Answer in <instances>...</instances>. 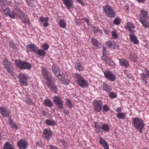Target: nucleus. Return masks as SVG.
Segmentation results:
<instances>
[{"label": "nucleus", "instance_id": "nucleus-57", "mask_svg": "<svg viewBox=\"0 0 149 149\" xmlns=\"http://www.w3.org/2000/svg\"><path fill=\"white\" fill-rule=\"evenodd\" d=\"M116 111L117 112H120L121 111V109L119 107L117 108L116 110Z\"/></svg>", "mask_w": 149, "mask_h": 149}, {"label": "nucleus", "instance_id": "nucleus-15", "mask_svg": "<svg viewBox=\"0 0 149 149\" xmlns=\"http://www.w3.org/2000/svg\"><path fill=\"white\" fill-rule=\"evenodd\" d=\"M52 70L54 75L58 78L62 76V74H60L59 67L57 65H53L52 67Z\"/></svg>", "mask_w": 149, "mask_h": 149}, {"label": "nucleus", "instance_id": "nucleus-61", "mask_svg": "<svg viewBox=\"0 0 149 149\" xmlns=\"http://www.w3.org/2000/svg\"><path fill=\"white\" fill-rule=\"evenodd\" d=\"M100 142L101 145H102V138L101 137H100Z\"/></svg>", "mask_w": 149, "mask_h": 149}, {"label": "nucleus", "instance_id": "nucleus-14", "mask_svg": "<svg viewBox=\"0 0 149 149\" xmlns=\"http://www.w3.org/2000/svg\"><path fill=\"white\" fill-rule=\"evenodd\" d=\"M128 29H129L130 31V37L131 40L133 42L134 44H138L139 42V40L137 39L135 35L134 34V31L131 30L130 27H128Z\"/></svg>", "mask_w": 149, "mask_h": 149}, {"label": "nucleus", "instance_id": "nucleus-10", "mask_svg": "<svg viewBox=\"0 0 149 149\" xmlns=\"http://www.w3.org/2000/svg\"><path fill=\"white\" fill-rule=\"evenodd\" d=\"M17 144L19 148L25 149L27 148L28 146V142L25 139H21L17 142Z\"/></svg>", "mask_w": 149, "mask_h": 149}, {"label": "nucleus", "instance_id": "nucleus-23", "mask_svg": "<svg viewBox=\"0 0 149 149\" xmlns=\"http://www.w3.org/2000/svg\"><path fill=\"white\" fill-rule=\"evenodd\" d=\"M62 1L68 9H70L72 7L73 5L72 0H62Z\"/></svg>", "mask_w": 149, "mask_h": 149}, {"label": "nucleus", "instance_id": "nucleus-36", "mask_svg": "<svg viewBox=\"0 0 149 149\" xmlns=\"http://www.w3.org/2000/svg\"><path fill=\"white\" fill-rule=\"evenodd\" d=\"M2 14L7 16L10 11V9L8 8H6L5 9H2Z\"/></svg>", "mask_w": 149, "mask_h": 149}, {"label": "nucleus", "instance_id": "nucleus-50", "mask_svg": "<svg viewBox=\"0 0 149 149\" xmlns=\"http://www.w3.org/2000/svg\"><path fill=\"white\" fill-rule=\"evenodd\" d=\"M105 43L109 48H110L112 45V43L110 41H107L105 42Z\"/></svg>", "mask_w": 149, "mask_h": 149}, {"label": "nucleus", "instance_id": "nucleus-51", "mask_svg": "<svg viewBox=\"0 0 149 149\" xmlns=\"http://www.w3.org/2000/svg\"><path fill=\"white\" fill-rule=\"evenodd\" d=\"M60 142L62 143L65 146H67L68 144L66 141L64 140H61Z\"/></svg>", "mask_w": 149, "mask_h": 149}, {"label": "nucleus", "instance_id": "nucleus-2", "mask_svg": "<svg viewBox=\"0 0 149 149\" xmlns=\"http://www.w3.org/2000/svg\"><path fill=\"white\" fill-rule=\"evenodd\" d=\"M140 16L139 21L144 27L148 28L149 27V16L147 12L144 10H142Z\"/></svg>", "mask_w": 149, "mask_h": 149}, {"label": "nucleus", "instance_id": "nucleus-35", "mask_svg": "<svg viewBox=\"0 0 149 149\" xmlns=\"http://www.w3.org/2000/svg\"><path fill=\"white\" fill-rule=\"evenodd\" d=\"M58 24L59 26L61 28H65L66 27V23L63 19H61L59 20Z\"/></svg>", "mask_w": 149, "mask_h": 149}, {"label": "nucleus", "instance_id": "nucleus-63", "mask_svg": "<svg viewBox=\"0 0 149 149\" xmlns=\"http://www.w3.org/2000/svg\"><path fill=\"white\" fill-rule=\"evenodd\" d=\"M143 149H148L147 147H145Z\"/></svg>", "mask_w": 149, "mask_h": 149}, {"label": "nucleus", "instance_id": "nucleus-38", "mask_svg": "<svg viewBox=\"0 0 149 149\" xmlns=\"http://www.w3.org/2000/svg\"><path fill=\"white\" fill-rule=\"evenodd\" d=\"M109 86L104 83H103V89L107 92H109L110 91L109 88Z\"/></svg>", "mask_w": 149, "mask_h": 149}, {"label": "nucleus", "instance_id": "nucleus-21", "mask_svg": "<svg viewBox=\"0 0 149 149\" xmlns=\"http://www.w3.org/2000/svg\"><path fill=\"white\" fill-rule=\"evenodd\" d=\"M75 69L78 70L79 72H82L84 70V68L79 62H75L74 63Z\"/></svg>", "mask_w": 149, "mask_h": 149}, {"label": "nucleus", "instance_id": "nucleus-3", "mask_svg": "<svg viewBox=\"0 0 149 149\" xmlns=\"http://www.w3.org/2000/svg\"><path fill=\"white\" fill-rule=\"evenodd\" d=\"M73 74L74 78L77 79V83L79 86L84 88L88 86V82L84 79L81 74L74 73Z\"/></svg>", "mask_w": 149, "mask_h": 149}, {"label": "nucleus", "instance_id": "nucleus-16", "mask_svg": "<svg viewBox=\"0 0 149 149\" xmlns=\"http://www.w3.org/2000/svg\"><path fill=\"white\" fill-rule=\"evenodd\" d=\"M26 49L28 52H31V51L35 53H36L37 50L38 49V47L34 44L30 43L29 45H27L26 46Z\"/></svg>", "mask_w": 149, "mask_h": 149}, {"label": "nucleus", "instance_id": "nucleus-13", "mask_svg": "<svg viewBox=\"0 0 149 149\" xmlns=\"http://www.w3.org/2000/svg\"><path fill=\"white\" fill-rule=\"evenodd\" d=\"M52 132L47 128L45 129L43 132L42 136L49 140L52 137Z\"/></svg>", "mask_w": 149, "mask_h": 149}, {"label": "nucleus", "instance_id": "nucleus-34", "mask_svg": "<svg viewBox=\"0 0 149 149\" xmlns=\"http://www.w3.org/2000/svg\"><path fill=\"white\" fill-rule=\"evenodd\" d=\"M65 105L67 106V107L69 109H72L73 107V105L72 104L70 100L68 99L66 102Z\"/></svg>", "mask_w": 149, "mask_h": 149}, {"label": "nucleus", "instance_id": "nucleus-4", "mask_svg": "<svg viewBox=\"0 0 149 149\" xmlns=\"http://www.w3.org/2000/svg\"><path fill=\"white\" fill-rule=\"evenodd\" d=\"M15 63L16 66L21 70H29L32 67L30 63L21 60H15Z\"/></svg>", "mask_w": 149, "mask_h": 149}, {"label": "nucleus", "instance_id": "nucleus-31", "mask_svg": "<svg viewBox=\"0 0 149 149\" xmlns=\"http://www.w3.org/2000/svg\"><path fill=\"white\" fill-rule=\"evenodd\" d=\"M3 149H14L13 145L8 142L4 144Z\"/></svg>", "mask_w": 149, "mask_h": 149}, {"label": "nucleus", "instance_id": "nucleus-39", "mask_svg": "<svg viewBox=\"0 0 149 149\" xmlns=\"http://www.w3.org/2000/svg\"><path fill=\"white\" fill-rule=\"evenodd\" d=\"M22 22L24 23L25 24H28L29 25L30 24V21L29 19L27 17H25L23 18L22 20Z\"/></svg>", "mask_w": 149, "mask_h": 149}, {"label": "nucleus", "instance_id": "nucleus-46", "mask_svg": "<svg viewBox=\"0 0 149 149\" xmlns=\"http://www.w3.org/2000/svg\"><path fill=\"white\" fill-rule=\"evenodd\" d=\"M9 16L11 18L14 19L15 18V15L13 11H11L10 10L7 16Z\"/></svg>", "mask_w": 149, "mask_h": 149}, {"label": "nucleus", "instance_id": "nucleus-22", "mask_svg": "<svg viewBox=\"0 0 149 149\" xmlns=\"http://www.w3.org/2000/svg\"><path fill=\"white\" fill-rule=\"evenodd\" d=\"M119 63L120 65L127 68L130 66V65L127 61L125 59H120L119 60Z\"/></svg>", "mask_w": 149, "mask_h": 149}, {"label": "nucleus", "instance_id": "nucleus-53", "mask_svg": "<svg viewBox=\"0 0 149 149\" xmlns=\"http://www.w3.org/2000/svg\"><path fill=\"white\" fill-rule=\"evenodd\" d=\"M64 113L66 115L68 116L69 115V113L68 110L67 109L63 110Z\"/></svg>", "mask_w": 149, "mask_h": 149}, {"label": "nucleus", "instance_id": "nucleus-58", "mask_svg": "<svg viewBox=\"0 0 149 149\" xmlns=\"http://www.w3.org/2000/svg\"><path fill=\"white\" fill-rule=\"evenodd\" d=\"M140 3H144L145 2L146 0H136Z\"/></svg>", "mask_w": 149, "mask_h": 149}, {"label": "nucleus", "instance_id": "nucleus-12", "mask_svg": "<svg viewBox=\"0 0 149 149\" xmlns=\"http://www.w3.org/2000/svg\"><path fill=\"white\" fill-rule=\"evenodd\" d=\"M18 76L19 81L22 85L24 86L28 85L27 79L25 74L21 73Z\"/></svg>", "mask_w": 149, "mask_h": 149}, {"label": "nucleus", "instance_id": "nucleus-28", "mask_svg": "<svg viewBox=\"0 0 149 149\" xmlns=\"http://www.w3.org/2000/svg\"><path fill=\"white\" fill-rule=\"evenodd\" d=\"M62 77V78H61L62 83L66 85H68L70 84V80L66 78L65 75Z\"/></svg>", "mask_w": 149, "mask_h": 149}, {"label": "nucleus", "instance_id": "nucleus-18", "mask_svg": "<svg viewBox=\"0 0 149 149\" xmlns=\"http://www.w3.org/2000/svg\"><path fill=\"white\" fill-rule=\"evenodd\" d=\"M42 73L44 77L46 79L47 81L52 79V75L48 73L47 70L45 68H43L42 70Z\"/></svg>", "mask_w": 149, "mask_h": 149}, {"label": "nucleus", "instance_id": "nucleus-49", "mask_svg": "<svg viewBox=\"0 0 149 149\" xmlns=\"http://www.w3.org/2000/svg\"><path fill=\"white\" fill-rule=\"evenodd\" d=\"M47 147H49L50 149H59L56 146L52 145L47 146Z\"/></svg>", "mask_w": 149, "mask_h": 149}, {"label": "nucleus", "instance_id": "nucleus-20", "mask_svg": "<svg viewBox=\"0 0 149 149\" xmlns=\"http://www.w3.org/2000/svg\"><path fill=\"white\" fill-rule=\"evenodd\" d=\"M0 112L3 117H7L10 116V112L4 107H1L0 108Z\"/></svg>", "mask_w": 149, "mask_h": 149}, {"label": "nucleus", "instance_id": "nucleus-1", "mask_svg": "<svg viewBox=\"0 0 149 149\" xmlns=\"http://www.w3.org/2000/svg\"><path fill=\"white\" fill-rule=\"evenodd\" d=\"M132 123L133 127L138 130L140 133H142L143 130L145 128V126L144 123L142 119L137 117L133 118Z\"/></svg>", "mask_w": 149, "mask_h": 149}, {"label": "nucleus", "instance_id": "nucleus-27", "mask_svg": "<svg viewBox=\"0 0 149 149\" xmlns=\"http://www.w3.org/2000/svg\"><path fill=\"white\" fill-rule=\"evenodd\" d=\"M17 16H18L19 19H22L24 16V14L20 9H18L15 13Z\"/></svg>", "mask_w": 149, "mask_h": 149}, {"label": "nucleus", "instance_id": "nucleus-45", "mask_svg": "<svg viewBox=\"0 0 149 149\" xmlns=\"http://www.w3.org/2000/svg\"><path fill=\"white\" fill-rule=\"evenodd\" d=\"M42 47L44 50H47L49 48V45L47 43L43 44L42 45Z\"/></svg>", "mask_w": 149, "mask_h": 149}, {"label": "nucleus", "instance_id": "nucleus-33", "mask_svg": "<svg viewBox=\"0 0 149 149\" xmlns=\"http://www.w3.org/2000/svg\"><path fill=\"white\" fill-rule=\"evenodd\" d=\"M103 9L104 10V12L106 14H107L108 12L112 9L111 7L109 5H106L104 8H103Z\"/></svg>", "mask_w": 149, "mask_h": 149}, {"label": "nucleus", "instance_id": "nucleus-5", "mask_svg": "<svg viewBox=\"0 0 149 149\" xmlns=\"http://www.w3.org/2000/svg\"><path fill=\"white\" fill-rule=\"evenodd\" d=\"M106 49V48L103 46V60L108 65L110 66H114L115 64L114 62L108 58L109 54H107L106 52L105 51Z\"/></svg>", "mask_w": 149, "mask_h": 149}, {"label": "nucleus", "instance_id": "nucleus-44", "mask_svg": "<svg viewBox=\"0 0 149 149\" xmlns=\"http://www.w3.org/2000/svg\"><path fill=\"white\" fill-rule=\"evenodd\" d=\"M111 34L113 39H116L118 38V35L117 32L115 31H112Z\"/></svg>", "mask_w": 149, "mask_h": 149}, {"label": "nucleus", "instance_id": "nucleus-7", "mask_svg": "<svg viewBox=\"0 0 149 149\" xmlns=\"http://www.w3.org/2000/svg\"><path fill=\"white\" fill-rule=\"evenodd\" d=\"M104 77L110 81H113L116 79V77L111 71L109 70L104 72Z\"/></svg>", "mask_w": 149, "mask_h": 149}, {"label": "nucleus", "instance_id": "nucleus-55", "mask_svg": "<svg viewBox=\"0 0 149 149\" xmlns=\"http://www.w3.org/2000/svg\"><path fill=\"white\" fill-rule=\"evenodd\" d=\"M6 0H0V5L4 4L6 2Z\"/></svg>", "mask_w": 149, "mask_h": 149}, {"label": "nucleus", "instance_id": "nucleus-56", "mask_svg": "<svg viewBox=\"0 0 149 149\" xmlns=\"http://www.w3.org/2000/svg\"><path fill=\"white\" fill-rule=\"evenodd\" d=\"M130 27V28L131 29V27H132V28L133 29H134V28H135V27L134 26V25L133 24H131L130 25V26H128V27H127V30L130 33V30L129 29H128V27ZM131 30H132L131 29Z\"/></svg>", "mask_w": 149, "mask_h": 149}, {"label": "nucleus", "instance_id": "nucleus-24", "mask_svg": "<svg viewBox=\"0 0 149 149\" xmlns=\"http://www.w3.org/2000/svg\"><path fill=\"white\" fill-rule=\"evenodd\" d=\"M94 127L96 129V131L98 133H100L102 132V127H100L98 123H95Z\"/></svg>", "mask_w": 149, "mask_h": 149}, {"label": "nucleus", "instance_id": "nucleus-42", "mask_svg": "<svg viewBox=\"0 0 149 149\" xmlns=\"http://www.w3.org/2000/svg\"><path fill=\"white\" fill-rule=\"evenodd\" d=\"M110 98L111 99L115 98L117 97V94L113 92H110L109 93Z\"/></svg>", "mask_w": 149, "mask_h": 149}, {"label": "nucleus", "instance_id": "nucleus-41", "mask_svg": "<svg viewBox=\"0 0 149 149\" xmlns=\"http://www.w3.org/2000/svg\"><path fill=\"white\" fill-rule=\"evenodd\" d=\"M103 147L104 149H109L108 144L105 141V140L103 139Z\"/></svg>", "mask_w": 149, "mask_h": 149}, {"label": "nucleus", "instance_id": "nucleus-60", "mask_svg": "<svg viewBox=\"0 0 149 149\" xmlns=\"http://www.w3.org/2000/svg\"><path fill=\"white\" fill-rule=\"evenodd\" d=\"M9 124L11 126H12L13 124H14V123H13V120H10L9 121Z\"/></svg>", "mask_w": 149, "mask_h": 149}, {"label": "nucleus", "instance_id": "nucleus-54", "mask_svg": "<svg viewBox=\"0 0 149 149\" xmlns=\"http://www.w3.org/2000/svg\"><path fill=\"white\" fill-rule=\"evenodd\" d=\"M11 127L12 128H15L16 130H17L18 129V127L15 124H13Z\"/></svg>", "mask_w": 149, "mask_h": 149}, {"label": "nucleus", "instance_id": "nucleus-26", "mask_svg": "<svg viewBox=\"0 0 149 149\" xmlns=\"http://www.w3.org/2000/svg\"><path fill=\"white\" fill-rule=\"evenodd\" d=\"M46 106L51 107H52L53 105V104L52 102L49 99H45L43 103Z\"/></svg>", "mask_w": 149, "mask_h": 149}, {"label": "nucleus", "instance_id": "nucleus-19", "mask_svg": "<svg viewBox=\"0 0 149 149\" xmlns=\"http://www.w3.org/2000/svg\"><path fill=\"white\" fill-rule=\"evenodd\" d=\"M144 71L146 73H143L141 74V78L143 82H146L148 78L149 77V71L146 69H145Z\"/></svg>", "mask_w": 149, "mask_h": 149}, {"label": "nucleus", "instance_id": "nucleus-37", "mask_svg": "<svg viewBox=\"0 0 149 149\" xmlns=\"http://www.w3.org/2000/svg\"><path fill=\"white\" fill-rule=\"evenodd\" d=\"M92 40L93 42V44L94 45L98 47H100V44L98 42V41L97 39L95 38H92Z\"/></svg>", "mask_w": 149, "mask_h": 149}, {"label": "nucleus", "instance_id": "nucleus-32", "mask_svg": "<svg viewBox=\"0 0 149 149\" xmlns=\"http://www.w3.org/2000/svg\"><path fill=\"white\" fill-rule=\"evenodd\" d=\"M129 58L130 60L134 62H136L137 58L136 56L132 53H131L130 54Z\"/></svg>", "mask_w": 149, "mask_h": 149}, {"label": "nucleus", "instance_id": "nucleus-48", "mask_svg": "<svg viewBox=\"0 0 149 149\" xmlns=\"http://www.w3.org/2000/svg\"><path fill=\"white\" fill-rule=\"evenodd\" d=\"M109 109L106 104L103 106V110L106 112H107L109 110Z\"/></svg>", "mask_w": 149, "mask_h": 149}, {"label": "nucleus", "instance_id": "nucleus-30", "mask_svg": "<svg viewBox=\"0 0 149 149\" xmlns=\"http://www.w3.org/2000/svg\"><path fill=\"white\" fill-rule=\"evenodd\" d=\"M36 53L39 56L42 57L44 56L46 54V52L43 49H38V50H37Z\"/></svg>", "mask_w": 149, "mask_h": 149}, {"label": "nucleus", "instance_id": "nucleus-47", "mask_svg": "<svg viewBox=\"0 0 149 149\" xmlns=\"http://www.w3.org/2000/svg\"><path fill=\"white\" fill-rule=\"evenodd\" d=\"M120 21L118 18H116L113 21V23L116 25H118L120 24Z\"/></svg>", "mask_w": 149, "mask_h": 149}, {"label": "nucleus", "instance_id": "nucleus-6", "mask_svg": "<svg viewBox=\"0 0 149 149\" xmlns=\"http://www.w3.org/2000/svg\"><path fill=\"white\" fill-rule=\"evenodd\" d=\"M3 64L4 68L7 71L10 72L12 70V65L10 61L6 58H4L2 61Z\"/></svg>", "mask_w": 149, "mask_h": 149}, {"label": "nucleus", "instance_id": "nucleus-25", "mask_svg": "<svg viewBox=\"0 0 149 149\" xmlns=\"http://www.w3.org/2000/svg\"><path fill=\"white\" fill-rule=\"evenodd\" d=\"M45 123L48 125L50 126H54L56 125V123L55 120L52 119H49L46 120Z\"/></svg>", "mask_w": 149, "mask_h": 149}, {"label": "nucleus", "instance_id": "nucleus-52", "mask_svg": "<svg viewBox=\"0 0 149 149\" xmlns=\"http://www.w3.org/2000/svg\"><path fill=\"white\" fill-rule=\"evenodd\" d=\"M9 44L11 47L13 48L14 49H15L16 48L15 45L12 42H10Z\"/></svg>", "mask_w": 149, "mask_h": 149}, {"label": "nucleus", "instance_id": "nucleus-43", "mask_svg": "<svg viewBox=\"0 0 149 149\" xmlns=\"http://www.w3.org/2000/svg\"><path fill=\"white\" fill-rule=\"evenodd\" d=\"M109 127L108 125L106 124H103V130L106 132H108Z\"/></svg>", "mask_w": 149, "mask_h": 149}, {"label": "nucleus", "instance_id": "nucleus-29", "mask_svg": "<svg viewBox=\"0 0 149 149\" xmlns=\"http://www.w3.org/2000/svg\"><path fill=\"white\" fill-rule=\"evenodd\" d=\"M107 16L109 17L112 18L115 17L116 13L114 10L113 9L109 11L107 14H106Z\"/></svg>", "mask_w": 149, "mask_h": 149}, {"label": "nucleus", "instance_id": "nucleus-62", "mask_svg": "<svg viewBox=\"0 0 149 149\" xmlns=\"http://www.w3.org/2000/svg\"><path fill=\"white\" fill-rule=\"evenodd\" d=\"M127 77L130 79H132V76L130 74H127Z\"/></svg>", "mask_w": 149, "mask_h": 149}, {"label": "nucleus", "instance_id": "nucleus-11", "mask_svg": "<svg viewBox=\"0 0 149 149\" xmlns=\"http://www.w3.org/2000/svg\"><path fill=\"white\" fill-rule=\"evenodd\" d=\"M102 101L100 100H95L93 102L94 110L97 111H100L102 110Z\"/></svg>", "mask_w": 149, "mask_h": 149}, {"label": "nucleus", "instance_id": "nucleus-59", "mask_svg": "<svg viewBox=\"0 0 149 149\" xmlns=\"http://www.w3.org/2000/svg\"><path fill=\"white\" fill-rule=\"evenodd\" d=\"M104 32L106 34L108 35L110 33V31L108 30L105 29L104 30Z\"/></svg>", "mask_w": 149, "mask_h": 149}, {"label": "nucleus", "instance_id": "nucleus-9", "mask_svg": "<svg viewBox=\"0 0 149 149\" xmlns=\"http://www.w3.org/2000/svg\"><path fill=\"white\" fill-rule=\"evenodd\" d=\"M52 80L46 81V84L52 91L56 93L58 92L57 87L55 84L52 83Z\"/></svg>", "mask_w": 149, "mask_h": 149}, {"label": "nucleus", "instance_id": "nucleus-8", "mask_svg": "<svg viewBox=\"0 0 149 149\" xmlns=\"http://www.w3.org/2000/svg\"><path fill=\"white\" fill-rule=\"evenodd\" d=\"M53 101L56 106L59 109H62L63 107V101L58 96H55L53 97Z\"/></svg>", "mask_w": 149, "mask_h": 149}, {"label": "nucleus", "instance_id": "nucleus-17", "mask_svg": "<svg viewBox=\"0 0 149 149\" xmlns=\"http://www.w3.org/2000/svg\"><path fill=\"white\" fill-rule=\"evenodd\" d=\"M38 20L42 24L44 27H46L49 26L48 23L49 18L48 17H44L42 16L40 17Z\"/></svg>", "mask_w": 149, "mask_h": 149}, {"label": "nucleus", "instance_id": "nucleus-40", "mask_svg": "<svg viewBox=\"0 0 149 149\" xmlns=\"http://www.w3.org/2000/svg\"><path fill=\"white\" fill-rule=\"evenodd\" d=\"M116 116L119 119H123L125 118V113L122 112H120L118 113L117 115Z\"/></svg>", "mask_w": 149, "mask_h": 149}, {"label": "nucleus", "instance_id": "nucleus-64", "mask_svg": "<svg viewBox=\"0 0 149 149\" xmlns=\"http://www.w3.org/2000/svg\"><path fill=\"white\" fill-rule=\"evenodd\" d=\"M1 26V23L0 22V26Z\"/></svg>", "mask_w": 149, "mask_h": 149}]
</instances>
